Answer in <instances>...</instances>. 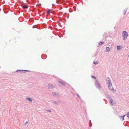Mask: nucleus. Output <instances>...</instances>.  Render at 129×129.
I'll return each mask as SVG.
<instances>
[{"label":"nucleus","instance_id":"7ed1b4c3","mask_svg":"<svg viewBox=\"0 0 129 129\" xmlns=\"http://www.w3.org/2000/svg\"><path fill=\"white\" fill-rule=\"evenodd\" d=\"M95 84L96 87L100 90L102 87V86L100 85L99 82L98 80V79L95 80Z\"/></svg>","mask_w":129,"mask_h":129},{"label":"nucleus","instance_id":"6e6552de","mask_svg":"<svg viewBox=\"0 0 129 129\" xmlns=\"http://www.w3.org/2000/svg\"><path fill=\"white\" fill-rule=\"evenodd\" d=\"M58 82L59 83V84H61L62 85L64 86L65 85L66 83L65 82H62L60 81H58Z\"/></svg>","mask_w":129,"mask_h":129},{"label":"nucleus","instance_id":"9b49d317","mask_svg":"<svg viewBox=\"0 0 129 129\" xmlns=\"http://www.w3.org/2000/svg\"><path fill=\"white\" fill-rule=\"evenodd\" d=\"M28 7L27 6L25 5H23L22 7V8L24 9H27L28 8Z\"/></svg>","mask_w":129,"mask_h":129},{"label":"nucleus","instance_id":"423d86ee","mask_svg":"<svg viewBox=\"0 0 129 129\" xmlns=\"http://www.w3.org/2000/svg\"><path fill=\"white\" fill-rule=\"evenodd\" d=\"M109 103L110 104L112 105H113L115 104L114 101L112 98L109 100Z\"/></svg>","mask_w":129,"mask_h":129},{"label":"nucleus","instance_id":"9d476101","mask_svg":"<svg viewBox=\"0 0 129 129\" xmlns=\"http://www.w3.org/2000/svg\"><path fill=\"white\" fill-rule=\"evenodd\" d=\"M125 115H123V116H119V117L120 119V120H124V117H125Z\"/></svg>","mask_w":129,"mask_h":129},{"label":"nucleus","instance_id":"5701e85b","mask_svg":"<svg viewBox=\"0 0 129 129\" xmlns=\"http://www.w3.org/2000/svg\"><path fill=\"white\" fill-rule=\"evenodd\" d=\"M28 123V121H26L25 123V125H26Z\"/></svg>","mask_w":129,"mask_h":129},{"label":"nucleus","instance_id":"393cba45","mask_svg":"<svg viewBox=\"0 0 129 129\" xmlns=\"http://www.w3.org/2000/svg\"><path fill=\"white\" fill-rule=\"evenodd\" d=\"M46 111H47L48 112H51V111L50 110H47Z\"/></svg>","mask_w":129,"mask_h":129},{"label":"nucleus","instance_id":"f257e3e1","mask_svg":"<svg viewBox=\"0 0 129 129\" xmlns=\"http://www.w3.org/2000/svg\"><path fill=\"white\" fill-rule=\"evenodd\" d=\"M106 82L107 84L108 87L109 89L114 92H116V91L114 89L113 87L111 81L109 77H108L107 78Z\"/></svg>","mask_w":129,"mask_h":129},{"label":"nucleus","instance_id":"4468645a","mask_svg":"<svg viewBox=\"0 0 129 129\" xmlns=\"http://www.w3.org/2000/svg\"><path fill=\"white\" fill-rule=\"evenodd\" d=\"M106 97L108 99H109V100L111 99V98L110 96L108 95V94H107L106 95Z\"/></svg>","mask_w":129,"mask_h":129},{"label":"nucleus","instance_id":"39448f33","mask_svg":"<svg viewBox=\"0 0 129 129\" xmlns=\"http://www.w3.org/2000/svg\"><path fill=\"white\" fill-rule=\"evenodd\" d=\"M48 87L49 89H52L55 87V86L53 85L51 83H49L48 85Z\"/></svg>","mask_w":129,"mask_h":129},{"label":"nucleus","instance_id":"20e7f679","mask_svg":"<svg viewBox=\"0 0 129 129\" xmlns=\"http://www.w3.org/2000/svg\"><path fill=\"white\" fill-rule=\"evenodd\" d=\"M29 71L27 70H17L16 71V72H18L19 73H22L24 72H28Z\"/></svg>","mask_w":129,"mask_h":129},{"label":"nucleus","instance_id":"aec40b11","mask_svg":"<svg viewBox=\"0 0 129 129\" xmlns=\"http://www.w3.org/2000/svg\"><path fill=\"white\" fill-rule=\"evenodd\" d=\"M89 122H90V124H89V126L91 127L92 126V123H91V121L90 120H89Z\"/></svg>","mask_w":129,"mask_h":129},{"label":"nucleus","instance_id":"4be33fe9","mask_svg":"<svg viewBox=\"0 0 129 129\" xmlns=\"http://www.w3.org/2000/svg\"><path fill=\"white\" fill-rule=\"evenodd\" d=\"M50 9L48 10V11H47V13L48 14H49L50 12Z\"/></svg>","mask_w":129,"mask_h":129},{"label":"nucleus","instance_id":"412c9836","mask_svg":"<svg viewBox=\"0 0 129 129\" xmlns=\"http://www.w3.org/2000/svg\"><path fill=\"white\" fill-rule=\"evenodd\" d=\"M127 117L129 119V112H128L127 113Z\"/></svg>","mask_w":129,"mask_h":129},{"label":"nucleus","instance_id":"dca6fc26","mask_svg":"<svg viewBox=\"0 0 129 129\" xmlns=\"http://www.w3.org/2000/svg\"><path fill=\"white\" fill-rule=\"evenodd\" d=\"M53 102L54 103L56 104H58L59 103V101L56 102V101H54Z\"/></svg>","mask_w":129,"mask_h":129},{"label":"nucleus","instance_id":"1a4fd4ad","mask_svg":"<svg viewBox=\"0 0 129 129\" xmlns=\"http://www.w3.org/2000/svg\"><path fill=\"white\" fill-rule=\"evenodd\" d=\"M26 99L30 102H31L33 101L32 99L31 98H26Z\"/></svg>","mask_w":129,"mask_h":129},{"label":"nucleus","instance_id":"f3484780","mask_svg":"<svg viewBox=\"0 0 129 129\" xmlns=\"http://www.w3.org/2000/svg\"><path fill=\"white\" fill-rule=\"evenodd\" d=\"M127 9L126 10H124L123 11V14L125 15Z\"/></svg>","mask_w":129,"mask_h":129},{"label":"nucleus","instance_id":"6ab92c4d","mask_svg":"<svg viewBox=\"0 0 129 129\" xmlns=\"http://www.w3.org/2000/svg\"><path fill=\"white\" fill-rule=\"evenodd\" d=\"M91 77L92 78L95 79H96V78L95 76H91Z\"/></svg>","mask_w":129,"mask_h":129},{"label":"nucleus","instance_id":"f03ea898","mask_svg":"<svg viewBox=\"0 0 129 129\" xmlns=\"http://www.w3.org/2000/svg\"><path fill=\"white\" fill-rule=\"evenodd\" d=\"M122 35L123 40L124 41H126L128 35L127 32L125 31H123L122 33Z\"/></svg>","mask_w":129,"mask_h":129},{"label":"nucleus","instance_id":"f8f14e48","mask_svg":"<svg viewBox=\"0 0 129 129\" xmlns=\"http://www.w3.org/2000/svg\"><path fill=\"white\" fill-rule=\"evenodd\" d=\"M110 48L108 47H106V52H109L110 50Z\"/></svg>","mask_w":129,"mask_h":129},{"label":"nucleus","instance_id":"a211bd4d","mask_svg":"<svg viewBox=\"0 0 129 129\" xmlns=\"http://www.w3.org/2000/svg\"><path fill=\"white\" fill-rule=\"evenodd\" d=\"M93 63L95 64H96L98 63V62L97 61H93Z\"/></svg>","mask_w":129,"mask_h":129},{"label":"nucleus","instance_id":"ddd939ff","mask_svg":"<svg viewBox=\"0 0 129 129\" xmlns=\"http://www.w3.org/2000/svg\"><path fill=\"white\" fill-rule=\"evenodd\" d=\"M121 49V47L120 46H117V50H120Z\"/></svg>","mask_w":129,"mask_h":129},{"label":"nucleus","instance_id":"0eeeda50","mask_svg":"<svg viewBox=\"0 0 129 129\" xmlns=\"http://www.w3.org/2000/svg\"><path fill=\"white\" fill-rule=\"evenodd\" d=\"M52 94L54 96H58L59 95L58 93L57 92H54L52 93Z\"/></svg>","mask_w":129,"mask_h":129},{"label":"nucleus","instance_id":"b1692460","mask_svg":"<svg viewBox=\"0 0 129 129\" xmlns=\"http://www.w3.org/2000/svg\"><path fill=\"white\" fill-rule=\"evenodd\" d=\"M77 95L79 98H80V96L79 95V94H76Z\"/></svg>","mask_w":129,"mask_h":129},{"label":"nucleus","instance_id":"2eb2a0df","mask_svg":"<svg viewBox=\"0 0 129 129\" xmlns=\"http://www.w3.org/2000/svg\"><path fill=\"white\" fill-rule=\"evenodd\" d=\"M104 42H100L99 43V46H101L102 44H104Z\"/></svg>","mask_w":129,"mask_h":129}]
</instances>
